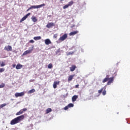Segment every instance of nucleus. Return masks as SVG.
I'll return each instance as SVG.
<instances>
[{
  "label": "nucleus",
  "mask_w": 130,
  "mask_h": 130,
  "mask_svg": "<svg viewBox=\"0 0 130 130\" xmlns=\"http://www.w3.org/2000/svg\"><path fill=\"white\" fill-rule=\"evenodd\" d=\"M25 116L24 115L17 117L16 118L11 121L10 124H11V125L17 124V123H19L20 121H22V120H23Z\"/></svg>",
  "instance_id": "nucleus-1"
},
{
  "label": "nucleus",
  "mask_w": 130,
  "mask_h": 130,
  "mask_svg": "<svg viewBox=\"0 0 130 130\" xmlns=\"http://www.w3.org/2000/svg\"><path fill=\"white\" fill-rule=\"evenodd\" d=\"M113 81H114V77L109 78V75H107L106 78L103 80L102 82L106 83V82H108L107 85H111L112 83H113Z\"/></svg>",
  "instance_id": "nucleus-2"
},
{
  "label": "nucleus",
  "mask_w": 130,
  "mask_h": 130,
  "mask_svg": "<svg viewBox=\"0 0 130 130\" xmlns=\"http://www.w3.org/2000/svg\"><path fill=\"white\" fill-rule=\"evenodd\" d=\"M45 6V4H41L40 5H38V6H31L30 7H29L27 10V12L28 11H30V10H32V9H39L40 8H42V7H44Z\"/></svg>",
  "instance_id": "nucleus-3"
},
{
  "label": "nucleus",
  "mask_w": 130,
  "mask_h": 130,
  "mask_svg": "<svg viewBox=\"0 0 130 130\" xmlns=\"http://www.w3.org/2000/svg\"><path fill=\"white\" fill-rule=\"evenodd\" d=\"M103 92V95L105 96L106 94V86H104V87L102 88L100 90H98L99 94H101Z\"/></svg>",
  "instance_id": "nucleus-4"
},
{
  "label": "nucleus",
  "mask_w": 130,
  "mask_h": 130,
  "mask_svg": "<svg viewBox=\"0 0 130 130\" xmlns=\"http://www.w3.org/2000/svg\"><path fill=\"white\" fill-rule=\"evenodd\" d=\"M67 38H68V34H65L62 36L60 37L59 38L58 41H59V42L64 41V40H66Z\"/></svg>",
  "instance_id": "nucleus-5"
},
{
  "label": "nucleus",
  "mask_w": 130,
  "mask_h": 130,
  "mask_svg": "<svg viewBox=\"0 0 130 130\" xmlns=\"http://www.w3.org/2000/svg\"><path fill=\"white\" fill-rule=\"evenodd\" d=\"M54 26H55L54 23L48 22L46 25V27L48 28V29H50V28H52V27H54Z\"/></svg>",
  "instance_id": "nucleus-6"
},
{
  "label": "nucleus",
  "mask_w": 130,
  "mask_h": 130,
  "mask_svg": "<svg viewBox=\"0 0 130 130\" xmlns=\"http://www.w3.org/2000/svg\"><path fill=\"white\" fill-rule=\"evenodd\" d=\"M4 49L5 50H6V51H13V48L12 47V46L10 45L6 46Z\"/></svg>",
  "instance_id": "nucleus-7"
},
{
  "label": "nucleus",
  "mask_w": 130,
  "mask_h": 130,
  "mask_svg": "<svg viewBox=\"0 0 130 130\" xmlns=\"http://www.w3.org/2000/svg\"><path fill=\"white\" fill-rule=\"evenodd\" d=\"M25 95V93L24 92H16L15 94V97L18 98V97H22Z\"/></svg>",
  "instance_id": "nucleus-8"
},
{
  "label": "nucleus",
  "mask_w": 130,
  "mask_h": 130,
  "mask_svg": "<svg viewBox=\"0 0 130 130\" xmlns=\"http://www.w3.org/2000/svg\"><path fill=\"white\" fill-rule=\"evenodd\" d=\"M30 15H31V13H28V14H27L26 15H25L22 19H21L20 21V23H22V22L25 21V20H26V19H27L28 18V17H29V16H30Z\"/></svg>",
  "instance_id": "nucleus-9"
},
{
  "label": "nucleus",
  "mask_w": 130,
  "mask_h": 130,
  "mask_svg": "<svg viewBox=\"0 0 130 130\" xmlns=\"http://www.w3.org/2000/svg\"><path fill=\"white\" fill-rule=\"evenodd\" d=\"M32 50H33V49L26 50L24 52L22 55H27V54H29V53H31V52H32Z\"/></svg>",
  "instance_id": "nucleus-10"
},
{
  "label": "nucleus",
  "mask_w": 130,
  "mask_h": 130,
  "mask_svg": "<svg viewBox=\"0 0 130 130\" xmlns=\"http://www.w3.org/2000/svg\"><path fill=\"white\" fill-rule=\"evenodd\" d=\"M57 85H59V81H55L53 83V88L54 89H56Z\"/></svg>",
  "instance_id": "nucleus-11"
},
{
  "label": "nucleus",
  "mask_w": 130,
  "mask_h": 130,
  "mask_svg": "<svg viewBox=\"0 0 130 130\" xmlns=\"http://www.w3.org/2000/svg\"><path fill=\"white\" fill-rule=\"evenodd\" d=\"M79 33V31L76 30L74 31H72L69 34L70 36H74V35H76V34H78Z\"/></svg>",
  "instance_id": "nucleus-12"
},
{
  "label": "nucleus",
  "mask_w": 130,
  "mask_h": 130,
  "mask_svg": "<svg viewBox=\"0 0 130 130\" xmlns=\"http://www.w3.org/2000/svg\"><path fill=\"white\" fill-rule=\"evenodd\" d=\"M45 44H46V45H49V44H51V41H50V40L49 39H47L45 40Z\"/></svg>",
  "instance_id": "nucleus-13"
},
{
  "label": "nucleus",
  "mask_w": 130,
  "mask_h": 130,
  "mask_svg": "<svg viewBox=\"0 0 130 130\" xmlns=\"http://www.w3.org/2000/svg\"><path fill=\"white\" fill-rule=\"evenodd\" d=\"M76 69H77V66L76 65H72L71 67H70V71L74 72Z\"/></svg>",
  "instance_id": "nucleus-14"
},
{
  "label": "nucleus",
  "mask_w": 130,
  "mask_h": 130,
  "mask_svg": "<svg viewBox=\"0 0 130 130\" xmlns=\"http://www.w3.org/2000/svg\"><path fill=\"white\" fill-rule=\"evenodd\" d=\"M22 68H23V65L20 63L17 64L16 66V70H20V69H22Z\"/></svg>",
  "instance_id": "nucleus-15"
},
{
  "label": "nucleus",
  "mask_w": 130,
  "mask_h": 130,
  "mask_svg": "<svg viewBox=\"0 0 130 130\" xmlns=\"http://www.w3.org/2000/svg\"><path fill=\"white\" fill-rule=\"evenodd\" d=\"M74 77H75V75L69 76L68 78V82H71V81H72L73 79H74Z\"/></svg>",
  "instance_id": "nucleus-16"
},
{
  "label": "nucleus",
  "mask_w": 130,
  "mask_h": 130,
  "mask_svg": "<svg viewBox=\"0 0 130 130\" xmlns=\"http://www.w3.org/2000/svg\"><path fill=\"white\" fill-rule=\"evenodd\" d=\"M77 98H78V95H74V96L72 97V101H73V102H75V101H76Z\"/></svg>",
  "instance_id": "nucleus-17"
},
{
  "label": "nucleus",
  "mask_w": 130,
  "mask_h": 130,
  "mask_svg": "<svg viewBox=\"0 0 130 130\" xmlns=\"http://www.w3.org/2000/svg\"><path fill=\"white\" fill-rule=\"evenodd\" d=\"M52 111V110L51 109V108H48L46 110V113L47 114L49 113V112H51Z\"/></svg>",
  "instance_id": "nucleus-18"
},
{
  "label": "nucleus",
  "mask_w": 130,
  "mask_h": 130,
  "mask_svg": "<svg viewBox=\"0 0 130 130\" xmlns=\"http://www.w3.org/2000/svg\"><path fill=\"white\" fill-rule=\"evenodd\" d=\"M23 111L20 110L16 114V115H21V114H23Z\"/></svg>",
  "instance_id": "nucleus-19"
},
{
  "label": "nucleus",
  "mask_w": 130,
  "mask_h": 130,
  "mask_svg": "<svg viewBox=\"0 0 130 130\" xmlns=\"http://www.w3.org/2000/svg\"><path fill=\"white\" fill-rule=\"evenodd\" d=\"M34 40H40L41 39V37L39 36V37H35L34 38Z\"/></svg>",
  "instance_id": "nucleus-20"
},
{
  "label": "nucleus",
  "mask_w": 130,
  "mask_h": 130,
  "mask_svg": "<svg viewBox=\"0 0 130 130\" xmlns=\"http://www.w3.org/2000/svg\"><path fill=\"white\" fill-rule=\"evenodd\" d=\"M31 20H32V22H34V23H35L37 21V19H36V17H32Z\"/></svg>",
  "instance_id": "nucleus-21"
},
{
  "label": "nucleus",
  "mask_w": 130,
  "mask_h": 130,
  "mask_svg": "<svg viewBox=\"0 0 130 130\" xmlns=\"http://www.w3.org/2000/svg\"><path fill=\"white\" fill-rule=\"evenodd\" d=\"M69 7H71L72 6H73V5H74V2L71 1L68 3V4H67Z\"/></svg>",
  "instance_id": "nucleus-22"
},
{
  "label": "nucleus",
  "mask_w": 130,
  "mask_h": 130,
  "mask_svg": "<svg viewBox=\"0 0 130 130\" xmlns=\"http://www.w3.org/2000/svg\"><path fill=\"white\" fill-rule=\"evenodd\" d=\"M34 92H35V90L34 89H32L28 91V93L29 94H32V93H34Z\"/></svg>",
  "instance_id": "nucleus-23"
},
{
  "label": "nucleus",
  "mask_w": 130,
  "mask_h": 130,
  "mask_svg": "<svg viewBox=\"0 0 130 130\" xmlns=\"http://www.w3.org/2000/svg\"><path fill=\"white\" fill-rule=\"evenodd\" d=\"M6 86V84L4 83H2L1 85H0V88H5V86Z\"/></svg>",
  "instance_id": "nucleus-24"
},
{
  "label": "nucleus",
  "mask_w": 130,
  "mask_h": 130,
  "mask_svg": "<svg viewBox=\"0 0 130 130\" xmlns=\"http://www.w3.org/2000/svg\"><path fill=\"white\" fill-rule=\"evenodd\" d=\"M5 106H7V104H3L0 105V109L3 108V107H5Z\"/></svg>",
  "instance_id": "nucleus-25"
},
{
  "label": "nucleus",
  "mask_w": 130,
  "mask_h": 130,
  "mask_svg": "<svg viewBox=\"0 0 130 130\" xmlns=\"http://www.w3.org/2000/svg\"><path fill=\"white\" fill-rule=\"evenodd\" d=\"M0 66L1 67H5L6 64L5 63V62H0Z\"/></svg>",
  "instance_id": "nucleus-26"
},
{
  "label": "nucleus",
  "mask_w": 130,
  "mask_h": 130,
  "mask_svg": "<svg viewBox=\"0 0 130 130\" xmlns=\"http://www.w3.org/2000/svg\"><path fill=\"white\" fill-rule=\"evenodd\" d=\"M68 107H69V108H71V107H74V104L70 103L68 105Z\"/></svg>",
  "instance_id": "nucleus-27"
},
{
  "label": "nucleus",
  "mask_w": 130,
  "mask_h": 130,
  "mask_svg": "<svg viewBox=\"0 0 130 130\" xmlns=\"http://www.w3.org/2000/svg\"><path fill=\"white\" fill-rule=\"evenodd\" d=\"M52 67H53L52 64H51V63L49 64L48 66V68L49 69H52Z\"/></svg>",
  "instance_id": "nucleus-28"
},
{
  "label": "nucleus",
  "mask_w": 130,
  "mask_h": 130,
  "mask_svg": "<svg viewBox=\"0 0 130 130\" xmlns=\"http://www.w3.org/2000/svg\"><path fill=\"white\" fill-rule=\"evenodd\" d=\"M69 7H70V6H69L68 5V4H67V5H66L65 6H64L63 7V9H68V8H69Z\"/></svg>",
  "instance_id": "nucleus-29"
},
{
  "label": "nucleus",
  "mask_w": 130,
  "mask_h": 130,
  "mask_svg": "<svg viewBox=\"0 0 130 130\" xmlns=\"http://www.w3.org/2000/svg\"><path fill=\"white\" fill-rule=\"evenodd\" d=\"M5 71L4 68H0V73H3Z\"/></svg>",
  "instance_id": "nucleus-30"
},
{
  "label": "nucleus",
  "mask_w": 130,
  "mask_h": 130,
  "mask_svg": "<svg viewBox=\"0 0 130 130\" xmlns=\"http://www.w3.org/2000/svg\"><path fill=\"white\" fill-rule=\"evenodd\" d=\"M69 108H70L69 107V106H66V107L64 108V110H68V109H69Z\"/></svg>",
  "instance_id": "nucleus-31"
},
{
  "label": "nucleus",
  "mask_w": 130,
  "mask_h": 130,
  "mask_svg": "<svg viewBox=\"0 0 130 130\" xmlns=\"http://www.w3.org/2000/svg\"><path fill=\"white\" fill-rule=\"evenodd\" d=\"M72 54H74V52H69L68 55H72Z\"/></svg>",
  "instance_id": "nucleus-32"
},
{
  "label": "nucleus",
  "mask_w": 130,
  "mask_h": 130,
  "mask_svg": "<svg viewBox=\"0 0 130 130\" xmlns=\"http://www.w3.org/2000/svg\"><path fill=\"white\" fill-rule=\"evenodd\" d=\"M21 110L22 111V112L24 113V111H27V108H23L21 109Z\"/></svg>",
  "instance_id": "nucleus-33"
},
{
  "label": "nucleus",
  "mask_w": 130,
  "mask_h": 130,
  "mask_svg": "<svg viewBox=\"0 0 130 130\" xmlns=\"http://www.w3.org/2000/svg\"><path fill=\"white\" fill-rule=\"evenodd\" d=\"M53 38H57V34L54 35Z\"/></svg>",
  "instance_id": "nucleus-34"
},
{
  "label": "nucleus",
  "mask_w": 130,
  "mask_h": 130,
  "mask_svg": "<svg viewBox=\"0 0 130 130\" xmlns=\"http://www.w3.org/2000/svg\"><path fill=\"white\" fill-rule=\"evenodd\" d=\"M29 43H34V40H30V41H29Z\"/></svg>",
  "instance_id": "nucleus-35"
},
{
  "label": "nucleus",
  "mask_w": 130,
  "mask_h": 130,
  "mask_svg": "<svg viewBox=\"0 0 130 130\" xmlns=\"http://www.w3.org/2000/svg\"><path fill=\"white\" fill-rule=\"evenodd\" d=\"M13 68H16V64H14L12 65Z\"/></svg>",
  "instance_id": "nucleus-36"
},
{
  "label": "nucleus",
  "mask_w": 130,
  "mask_h": 130,
  "mask_svg": "<svg viewBox=\"0 0 130 130\" xmlns=\"http://www.w3.org/2000/svg\"><path fill=\"white\" fill-rule=\"evenodd\" d=\"M75 88H79V85L77 84L75 86Z\"/></svg>",
  "instance_id": "nucleus-37"
},
{
  "label": "nucleus",
  "mask_w": 130,
  "mask_h": 130,
  "mask_svg": "<svg viewBox=\"0 0 130 130\" xmlns=\"http://www.w3.org/2000/svg\"><path fill=\"white\" fill-rule=\"evenodd\" d=\"M60 52V50H58L57 51V52Z\"/></svg>",
  "instance_id": "nucleus-38"
},
{
  "label": "nucleus",
  "mask_w": 130,
  "mask_h": 130,
  "mask_svg": "<svg viewBox=\"0 0 130 130\" xmlns=\"http://www.w3.org/2000/svg\"><path fill=\"white\" fill-rule=\"evenodd\" d=\"M73 27H75V25H74L72 26H71V28H73Z\"/></svg>",
  "instance_id": "nucleus-39"
},
{
  "label": "nucleus",
  "mask_w": 130,
  "mask_h": 130,
  "mask_svg": "<svg viewBox=\"0 0 130 130\" xmlns=\"http://www.w3.org/2000/svg\"><path fill=\"white\" fill-rule=\"evenodd\" d=\"M0 27H1V25H0Z\"/></svg>",
  "instance_id": "nucleus-40"
}]
</instances>
